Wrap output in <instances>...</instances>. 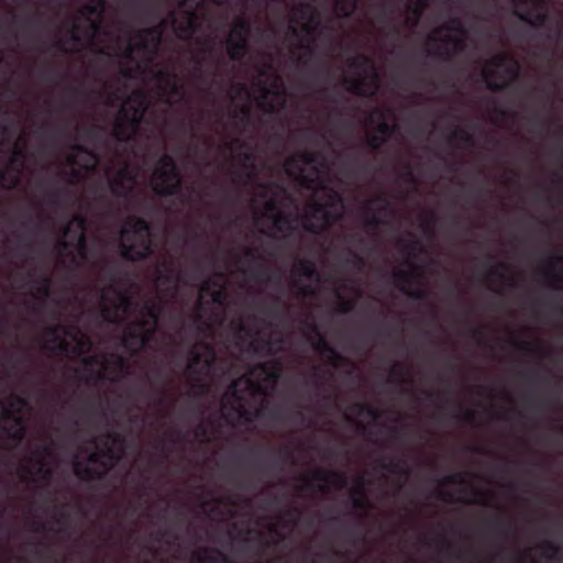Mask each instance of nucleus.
<instances>
[{"instance_id":"nucleus-1","label":"nucleus","mask_w":563,"mask_h":563,"mask_svg":"<svg viewBox=\"0 0 563 563\" xmlns=\"http://www.w3.org/2000/svg\"><path fill=\"white\" fill-rule=\"evenodd\" d=\"M285 172L308 188H314L312 203L301 219L290 221L282 210L285 191L275 185H260L254 194V209L262 210V217L269 222V232L286 236L299 224L309 231H320L343 212L339 194L325 184L324 175L317 168L312 154H298L285 163Z\"/></svg>"},{"instance_id":"nucleus-2","label":"nucleus","mask_w":563,"mask_h":563,"mask_svg":"<svg viewBox=\"0 0 563 563\" xmlns=\"http://www.w3.org/2000/svg\"><path fill=\"white\" fill-rule=\"evenodd\" d=\"M161 37V30H145L133 38H118L115 43L101 47L100 52L120 57L121 71L125 77L140 79L146 87L155 89L158 98L174 103L183 99V84L153 60Z\"/></svg>"},{"instance_id":"nucleus-3","label":"nucleus","mask_w":563,"mask_h":563,"mask_svg":"<svg viewBox=\"0 0 563 563\" xmlns=\"http://www.w3.org/2000/svg\"><path fill=\"white\" fill-rule=\"evenodd\" d=\"M102 316L110 322L130 320L124 335V345L130 351H136L148 340L155 330L157 311L154 305H146L140 310L132 309L129 297L115 285L103 290L101 296Z\"/></svg>"},{"instance_id":"nucleus-4","label":"nucleus","mask_w":563,"mask_h":563,"mask_svg":"<svg viewBox=\"0 0 563 563\" xmlns=\"http://www.w3.org/2000/svg\"><path fill=\"white\" fill-rule=\"evenodd\" d=\"M51 335L53 338L47 341L52 349L74 356H82L81 376L86 379L106 378L113 380L123 374L124 362L114 354L109 356H84L91 344L86 334L79 329L60 327L55 329Z\"/></svg>"},{"instance_id":"nucleus-5","label":"nucleus","mask_w":563,"mask_h":563,"mask_svg":"<svg viewBox=\"0 0 563 563\" xmlns=\"http://www.w3.org/2000/svg\"><path fill=\"white\" fill-rule=\"evenodd\" d=\"M280 367L275 362L252 368L246 375L236 379L223 399V407H232L239 415L244 408L242 400L244 394H268L276 385Z\"/></svg>"},{"instance_id":"nucleus-6","label":"nucleus","mask_w":563,"mask_h":563,"mask_svg":"<svg viewBox=\"0 0 563 563\" xmlns=\"http://www.w3.org/2000/svg\"><path fill=\"white\" fill-rule=\"evenodd\" d=\"M252 98L264 111H275L285 106L287 96L284 84L271 65L260 69Z\"/></svg>"},{"instance_id":"nucleus-7","label":"nucleus","mask_w":563,"mask_h":563,"mask_svg":"<svg viewBox=\"0 0 563 563\" xmlns=\"http://www.w3.org/2000/svg\"><path fill=\"white\" fill-rule=\"evenodd\" d=\"M120 243L122 254L130 260H137L151 252L150 231L143 220L131 218L122 229Z\"/></svg>"},{"instance_id":"nucleus-8","label":"nucleus","mask_w":563,"mask_h":563,"mask_svg":"<svg viewBox=\"0 0 563 563\" xmlns=\"http://www.w3.org/2000/svg\"><path fill=\"white\" fill-rule=\"evenodd\" d=\"M147 107V97L143 91H134L123 102L122 108L115 121V135L121 140L130 139L137 129Z\"/></svg>"},{"instance_id":"nucleus-9","label":"nucleus","mask_w":563,"mask_h":563,"mask_svg":"<svg viewBox=\"0 0 563 563\" xmlns=\"http://www.w3.org/2000/svg\"><path fill=\"white\" fill-rule=\"evenodd\" d=\"M347 88L360 95H369L378 88V77L374 63L364 56L354 58L345 74Z\"/></svg>"},{"instance_id":"nucleus-10","label":"nucleus","mask_w":563,"mask_h":563,"mask_svg":"<svg viewBox=\"0 0 563 563\" xmlns=\"http://www.w3.org/2000/svg\"><path fill=\"white\" fill-rule=\"evenodd\" d=\"M102 10V0H90L88 4L84 5L79 10L71 36L84 42L96 40L101 24Z\"/></svg>"},{"instance_id":"nucleus-11","label":"nucleus","mask_w":563,"mask_h":563,"mask_svg":"<svg viewBox=\"0 0 563 563\" xmlns=\"http://www.w3.org/2000/svg\"><path fill=\"white\" fill-rule=\"evenodd\" d=\"M518 75L517 62L506 55L499 54L483 67V77L490 88H501Z\"/></svg>"},{"instance_id":"nucleus-12","label":"nucleus","mask_w":563,"mask_h":563,"mask_svg":"<svg viewBox=\"0 0 563 563\" xmlns=\"http://www.w3.org/2000/svg\"><path fill=\"white\" fill-rule=\"evenodd\" d=\"M84 231V220L81 218H74L68 222L64 232L60 250V255L65 261H69L76 265L85 261Z\"/></svg>"},{"instance_id":"nucleus-13","label":"nucleus","mask_w":563,"mask_h":563,"mask_svg":"<svg viewBox=\"0 0 563 563\" xmlns=\"http://www.w3.org/2000/svg\"><path fill=\"white\" fill-rule=\"evenodd\" d=\"M318 24V15L312 5L302 4L292 10L289 27L301 46L309 47L310 43L314 41L313 33Z\"/></svg>"},{"instance_id":"nucleus-14","label":"nucleus","mask_w":563,"mask_h":563,"mask_svg":"<svg viewBox=\"0 0 563 563\" xmlns=\"http://www.w3.org/2000/svg\"><path fill=\"white\" fill-rule=\"evenodd\" d=\"M29 415L27 404L19 398L9 399L3 408V429L13 439H20L24 432V419Z\"/></svg>"},{"instance_id":"nucleus-15","label":"nucleus","mask_w":563,"mask_h":563,"mask_svg":"<svg viewBox=\"0 0 563 563\" xmlns=\"http://www.w3.org/2000/svg\"><path fill=\"white\" fill-rule=\"evenodd\" d=\"M466 32L460 20H452L449 24L435 30L430 35L431 42H440L441 48L446 53L456 52L463 47Z\"/></svg>"},{"instance_id":"nucleus-16","label":"nucleus","mask_w":563,"mask_h":563,"mask_svg":"<svg viewBox=\"0 0 563 563\" xmlns=\"http://www.w3.org/2000/svg\"><path fill=\"white\" fill-rule=\"evenodd\" d=\"M179 184L175 165L169 157L162 158L151 178L153 189L158 194H173Z\"/></svg>"},{"instance_id":"nucleus-17","label":"nucleus","mask_w":563,"mask_h":563,"mask_svg":"<svg viewBox=\"0 0 563 563\" xmlns=\"http://www.w3.org/2000/svg\"><path fill=\"white\" fill-rule=\"evenodd\" d=\"M395 115L390 110L378 109L371 113L367 129L373 131L371 145L379 146L393 132Z\"/></svg>"},{"instance_id":"nucleus-18","label":"nucleus","mask_w":563,"mask_h":563,"mask_svg":"<svg viewBox=\"0 0 563 563\" xmlns=\"http://www.w3.org/2000/svg\"><path fill=\"white\" fill-rule=\"evenodd\" d=\"M81 455L76 456L75 460V472L82 476H93L103 473L109 466L113 464L117 459L111 449L108 452L95 451L89 454L87 465L81 464Z\"/></svg>"},{"instance_id":"nucleus-19","label":"nucleus","mask_w":563,"mask_h":563,"mask_svg":"<svg viewBox=\"0 0 563 563\" xmlns=\"http://www.w3.org/2000/svg\"><path fill=\"white\" fill-rule=\"evenodd\" d=\"M106 177L113 192L123 195L131 190L136 185L135 169L131 166L124 165L118 170L108 168L106 170Z\"/></svg>"},{"instance_id":"nucleus-20","label":"nucleus","mask_w":563,"mask_h":563,"mask_svg":"<svg viewBox=\"0 0 563 563\" xmlns=\"http://www.w3.org/2000/svg\"><path fill=\"white\" fill-rule=\"evenodd\" d=\"M67 162L70 167V174L74 179L84 177V172H88L97 165V157L95 154L76 147L67 156Z\"/></svg>"},{"instance_id":"nucleus-21","label":"nucleus","mask_w":563,"mask_h":563,"mask_svg":"<svg viewBox=\"0 0 563 563\" xmlns=\"http://www.w3.org/2000/svg\"><path fill=\"white\" fill-rule=\"evenodd\" d=\"M225 278L223 275H217L210 280L203 283L199 292V303L211 300L214 305L221 306L225 300Z\"/></svg>"},{"instance_id":"nucleus-22","label":"nucleus","mask_w":563,"mask_h":563,"mask_svg":"<svg viewBox=\"0 0 563 563\" xmlns=\"http://www.w3.org/2000/svg\"><path fill=\"white\" fill-rule=\"evenodd\" d=\"M49 459V453H36L33 459L22 466V476L34 482L45 479L51 472Z\"/></svg>"},{"instance_id":"nucleus-23","label":"nucleus","mask_w":563,"mask_h":563,"mask_svg":"<svg viewBox=\"0 0 563 563\" xmlns=\"http://www.w3.org/2000/svg\"><path fill=\"white\" fill-rule=\"evenodd\" d=\"M247 34V25L243 21L236 22L228 38V51L232 58L244 54Z\"/></svg>"},{"instance_id":"nucleus-24","label":"nucleus","mask_w":563,"mask_h":563,"mask_svg":"<svg viewBox=\"0 0 563 563\" xmlns=\"http://www.w3.org/2000/svg\"><path fill=\"white\" fill-rule=\"evenodd\" d=\"M214 360L213 351L207 345L196 346L192 352V358L189 363V372L191 374L200 373L208 375L211 369V363Z\"/></svg>"},{"instance_id":"nucleus-25","label":"nucleus","mask_w":563,"mask_h":563,"mask_svg":"<svg viewBox=\"0 0 563 563\" xmlns=\"http://www.w3.org/2000/svg\"><path fill=\"white\" fill-rule=\"evenodd\" d=\"M20 156L21 153L18 150V144H15L11 167L1 175V183L4 187H13L18 183L19 172L15 169V166L19 163Z\"/></svg>"},{"instance_id":"nucleus-26","label":"nucleus","mask_w":563,"mask_h":563,"mask_svg":"<svg viewBox=\"0 0 563 563\" xmlns=\"http://www.w3.org/2000/svg\"><path fill=\"white\" fill-rule=\"evenodd\" d=\"M195 24V16L188 14L185 16L184 23L178 24L176 19L173 20V27L177 36L187 37L191 34Z\"/></svg>"},{"instance_id":"nucleus-27","label":"nucleus","mask_w":563,"mask_h":563,"mask_svg":"<svg viewBox=\"0 0 563 563\" xmlns=\"http://www.w3.org/2000/svg\"><path fill=\"white\" fill-rule=\"evenodd\" d=\"M232 330L236 334L238 339L242 342H249L252 350L257 351L260 349L258 342L256 339L251 338L244 329V325L241 321L232 324Z\"/></svg>"},{"instance_id":"nucleus-28","label":"nucleus","mask_w":563,"mask_h":563,"mask_svg":"<svg viewBox=\"0 0 563 563\" xmlns=\"http://www.w3.org/2000/svg\"><path fill=\"white\" fill-rule=\"evenodd\" d=\"M517 3L525 2L527 4H531V7L536 8L538 10L537 14L533 13H522L521 18L528 21H539L542 18L541 11L543 10V4L541 0H515Z\"/></svg>"},{"instance_id":"nucleus-29","label":"nucleus","mask_w":563,"mask_h":563,"mask_svg":"<svg viewBox=\"0 0 563 563\" xmlns=\"http://www.w3.org/2000/svg\"><path fill=\"white\" fill-rule=\"evenodd\" d=\"M427 0H409L408 9L410 11V14L408 20H410L412 23H416L418 20V14L426 4Z\"/></svg>"},{"instance_id":"nucleus-30","label":"nucleus","mask_w":563,"mask_h":563,"mask_svg":"<svg viewBox=\"0 0 563 563\" xmlns=\"http://www.w3.org/2000/svg\"><path fill=\"white\" fill-rule=\"evenodd\" d=\"M200 563H230L229 560L219 552H208Z\"/></svg>"},{"instance_id":"nucleus-31","label":"nucleus","mask_w":563,"mask_h":563,"mask_svg":"<svg viewBox=\"0 0 563 563\" xmlns=\"http://www.w3.org/2000/svg\"><path fill=\"white\" fill-rule=\"evenodd\" d=\"M299 271L302 273V275L309 277L310 279L317 280L314 277V267L310 262L301 263Z\"/></svg>"},{"instance_id":"nucleus-32","label":"nucleus","mask_w":563,"mask_h":563,"mask_svg":"<svg viewBox=\"0 0 563 563\" xmlns=\"http://www.w3.org/2000/svg\"><path fill=\"white\" fill-rule=\"evenodd\" d=\"M41 290H43L44 295L47 294V290H48V284L47 282H44L41 286Z\"/></svg>"},{"instance_id":"nucleus-33","label":"nucleus","mask_w":563,"mask_h":563,"mask_svg":"<svg viewBox=\"0 0 563 563\" xmlns=\"http://www.w3.org/2000/svg\"><path fill=\"white\" fill-rule=\"evenodd\" d=\"M302 291L305 294L313 292L314 291V287H305V288H302Z\"/></svg>"},{"instance_id":"nucleus-34","label":"nucleus","mask_w":563,"mask_h":563,"mask_svg":"<svg viewBox=\"0 0 563 563\" xmlns=\"http://www.w3.org/2000/svg\"><path fill=\"white\" fill-rule=\"evenodd\" d=\"M162 286H163V280H162V277L159 276V277L157 278V282H156V288H157V289H161V288H162Z\"/></svg>"}]
</instances>
